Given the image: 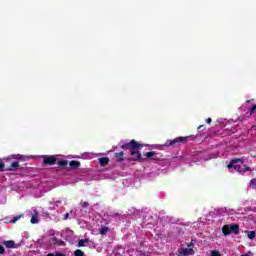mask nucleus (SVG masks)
Instances as JSON below:
<instances>
[{"instance_id":"f257e3e1","label":"nucleus","mask_w":256,"mask_h":256,"mask_svg":"<svg viewBox=\"0 0 256 256\" xmlns=\"http://www.w3.org/2000/svg\"><path fill=\"white\" fill-rule=\"evenodd\" d=\"M120 147L124 151H129L128 155L132 156L129 158V161H145V158H143V155L141 152H139V149H143L145 145L141 144L140 142L131 140L130 142L123 143Z\"/></svg>"},{"instance_id":"f03ea898","label":"nucleus","mask_w":256,"mask_h":256,"mask_svg":"<svg viewBox=\"0 0 256 256\" xmlns=\"http://www.w3.org/2000/svg\"><path fill=\"white\" fill-rule=\"evenodd\" d=\"M222 233L225 237L234 233V235H239V224L224 225L222 227Z\"/></svg>"},{"instance_id":"7ed1b4c3","label":"nucleus","mask_w":256,"mask_h":256,"mask_svg":"<svg viewBox=\"0 0 256 256\" xmlns=\"http://www.w3.org/2000/svg\"><path fill=\"white\" fill-rule=\"evenodd\" d=\"M189 137H176L173 140H168L165 142L164 147H179L181 143H185Z\"/></svg>"},{"instance_id":"20e7f679","label":"nucleus","mask_w":256,"mask_h":256,"mask_svg":"<svg viewBox=\"0 0 256 256\" xmlns=\"http://www.w3.org/2000/svg\"><path fill=\"white\" fill-rule=\"evenodd\" d=\"M43 165H56L57 157L55 155H44L42 156Z\"/></svg>"},{"instance_id":"39448f33","label":"nucleus","mask_w":256,"mask_h":256,"mask_svg":"<svg viewBox=\"0 0 256 256\" xmlns=\"http://www.w3.org/2000/svg\"><path fill=\"white\" fill-rule=\"evenodd\" d=\"M232 169H234L238 173H247V171H253L251 167L243 164H234L232 166Z\"/></svg>"},{"instance_id":"423d86ee","label":"nucleus","mask_w":256,"mask_h":256,"mask_svg":"<svg viewBox=\"0 0 256 256\" xmlns=\"http://www.w3.org/2000/svg\"><path fill=\"white\" fill-rule=\"evenodd\" d=\"M237 163H240V165H245V157L232 159L230 163L227 165V169H233V166L236 165Z\"/></svg>"},{"instance_id":"0eeeda50","label":"nucleus","mask_w":256,"mask_h":256,"mask_svg":"<svg viewBox=\"0 0 256 256\" xmlns=\"http://www.w3.org/2000/svg\"><path fill=\"white\" fill-rule=\"evenodd\" d=\"M113 155L117 163H123V161H125V152H116Z\"/></svg>"},{"instance_id":"6e6552de","label":"nucleus","mask_w":256,"mask_h":256,"mask_svg":"<svg viewBox=\"0 0 256 256\" xmlns=\"http://www.w3.org/2000/svg\"><path fill=\"white\" fill-rule=\"evenodd\" d=\"M195 251L193 248H182V251H180V255L183 256H188V255H193Z\"/></svg>"},{"instance_id":"1a4fd4ad","label":"nucleus","mask_w":256,"mask_h":256,"mask_svg":"<svg viewBox=\"0 0 256 256\" xmlns=\"http://www.w3.org/2000/svg\"><path fill=\"white\" fill-rule=\"evenodd\" d=\"M3 245L7 248V249H15V247H17L15 245V241L13 240H7L3 242Z\"/></svg>"},{"instance_id":"9d476101","label":"nucleus","mask_w":256,"mask_h":256,"mask_svg":"<svg viewBox=\"0 0 256 256\" xmlns=\"http://www.w3.org/2000/svg\"><path fill=\"white\" fill-rule=\"evenodd\" d=\"M69 167L70 169H79V167H81V162L77 160H72L69 162Z\"/></svg>"},{"instance_id":"9b49d317","label":"nucleus","mask_w":256,"mask_h":256,"mask_svg":"<svg viewBox=\"0 0 256 256\" xmlns=\"http://www.w3.org/2000/svg\"><path fill=\"white\" fill-rule=\"evenodd\" d=\"M98 161L101 167H105L106 165H109V157L99 158Z\"/></svg>"},{"instance_id":"f8f14e48","label":"nucleus","mask_w":256,"mask_h":256,"mask_svg":"<svg viewBox=\"0 0 256 256\" xmlns=\"http://www.w3.org/2000/svg\"><path fill=\"white\" fill-rule=\"evenodd\" d=\"M17 169H19V162L15 161L7 168V171H17Z\"/></svg>"},{"instance_id":"ddd939ff","label":"nucleus","mask_w":256,"mask_h":256,"mask_svg":"<svg viewBox=\"0 0 256 256\" xmlns=\"http://www.w3.org/2000/svg\"><path fill=\"white\" fill-rule=\"evenodd\" d=\"M146 159H153V161L157 160V153H155V151L147 152Z\"/></svg>"},{"instance_id":"4468645a","label":"nucleus","mask_w":256,"mask_h":256,"mask_svg":"<svg viewBox=\"0 0 256 256\" xmlns=\"http://www.w3.org/2000/svg\"><path fill=\"white\" fill-rule=\"evenodd\" d=\"M57 165H59V167H65L67 169V165H69V161H67V160H59L57 162Z\"/></svg>"},{"instance_id":"2eb2a0df","label":"nucleus","mask_w":256,"mask_h":256,"mask_svg":"<svg viewBox=\"0 0 256 256\" xmlns=\"http://www.w3.org/2000/svg\"><path fill=\"white\" fill-rule=\"evenodd\" d=\"M25 217L24 214H20L18 216H15L12 220H11V223L15 224L17 223V221H19V219H23Z\"/></svg>"},{"instance_id":"dca6fc26","label":"nucleus","mask_w":256,"mask_h":256,"mask_svg":"<svg viewBox=\"0 0 256 256\" xmlns=\"http://www.w3.org/2000/svg\"><path fill=\"white\" fill-rule=\"evenodd\" d=\"M99 233L100 235H107V233H109V228L104 226L100 229Z\"/></svg>"},{"instance_id":"f3484780","label":"nucleus","mask_w":256,"mask_h":256,"mask_svg":"<svg viewBox=\"0 0 256 256\" xmlns=\"http://www.w3.org/2000/svg\"><path fill=\"white\" fill-rule=\"evenodd\" d=\"M85 243H89V239H81L78 241V247H85Z\"/></svg>"},{"instance_id":"a211bd4d","label":"nucleus","mask_w":256,"mask_h":256,"mask_svg":"<svg viewBox=\"0 0 256 256\" xmlns=\"http://www.w3.org/2000/svg\"><path fill=\"white\" fill-rule=\"evenodd\" d=\"M52 241L54 245H58V246L65 245V242H63L62 240H57V238H52Z\"/></svg>"},{"instance_id":"6ab92c4d","label":"nucleus","mask_w":256,"mask_h":256,"mask_svg":"<svg viewBox=\"0 0 256 256\" xmlns=\"http://www.w3.org/2000/svg\"><path fill=\"white\" fill-rule=\"evenodd\" d=\"M30 223H32V225H35L36 223H39V219L37 218V215H33L31 217Z\"/></svg>"},{"instance_id":"aec40b11","label":"nucleus","mask_w":256,"mask_h":256,"mask_svg":"<svg viewBox=\"0 0 256 256\" xmlns=\"http://www.w3.org/2000/svg\"><path fill=\"white\" fill-rule=\"evenodd\" d=\"M248 233V239H255V231H247Z\"/></svg>"},{"instance_id":"412c9836","label":"nucleus","mask_w":256,"mask_h":256,"mask_svg":"<svg viewBox=\"0 0 256 256\" xmlns=\"http://www.w3.org/2000/svg\"><path fill=\"white\" fill-rule=\"evenodd\" d=\"M74 255H75V256H84L85 253H84L82 250L77 249V250L74 252Z\"/></svg>"},{"instance_id":"4be33fe9","label":"nucleus","mask_w":256,"mask_h":256,"mask_svg":"<svg viewBox=\"0 0 256 256\" xmlns=\"http://www.w3.org/2000/svg\"><path fill=\"white\" fill-rule=\"evenodd\" d=\"M46 256H66V255L61 252H56V253H49Z\"/></svg>"},{"instance_id":"5701e85b","label":"nucleus","mask_w":256,"mask_h":256,"mask_svg":"<svg viewBox=\"0 0 256 256\" xmlns=\"http://www.w3.org/2000/svg\"><path fill=\"white\" fill-rule=\"evenodd\" d=\"M250 185L252 186V189H256V178H253V179L250 181Z\"/></svg>"},{"instance_id":"b1692460","label":"nucleus","mask_w":256,"mask_h":256,"mask_svg":"<svg viewBox=\"0 0 256 256\" xmlns=\"http://www.w3.org/2000/svg\"><path fill=\"white\" fill-rule=\"evenodd\" d=\"M80 205L82 209H87V207H89V202H81Z\"/></svg>"},{"instance_id":"393cba45","label":"nucleus","mask_w":256,"mask_h":256,"mask_svg":"<svg viewBox=\"0 0 256 256\" xmlns=\"http://www.w3.org/2000/svg\"><path fill=\"white\" fill-rule=\"evenodd\" d=\"M211 256H221V253L217 250H212L211 251Z\"/></svg>"},{"instance_id":"a878e982","label":"nucleus","mask_w":256,"mask_h":256,"mask_svg":"<svg viewBox=\"0 0 256 256\" xmlns=\"http://www.w3.org/2000/svg\"><path fill=\"white\" fill-rule=\"evenodd\" d=\"M256 111V104H254L251 109H250V115H253V113H255Z\"/></svg>"},{"instance_id":"bb28decb","label":"nucleus","mask_w":256,"mask_h":256,"mask_svg":"<svg viewBox=\"0 0 256 256\" xmlns=\"http://www.w3.org/2000/svg\"><path fill=\"white\" fill-rule=\"evenodd\" d=\"M5 254V247L0 245V255H4Z\"/></svg>"},{"instance_id":"cd10ccee","label":"nucleus","mask_w":256,"mask_h":256,"mask_svg":"<svg viewBox=\"0 0 256 256\" xmlns=\"http://www.w3.org/2000/svg\"><path fill=\"white\" fill-rule=\"evenodd\" d=\"M0 171H5V164L0 162Z\"/></svg>"},{"instance_id":"c85d7f7f","label":"nucleus","mask_w":256,"mask_h":256,"mask_svg":"<svg viewBox=\"0 0 256 256\" xmlns=\"http://www.w3.org/2000/svg\"><path fill=\"white\" fill-rule=\"evenodd\" d=\"M213 120L211 119V118H207L206 119V123L208 124V125H210V123L212 122Z\"/></svg>"},{"instance_id":"c756f323","label":"nucleus","mask_w":256,"mask_h":256,"mask_svg":"<svg viewBox=\"0 0 256 256\" xmlns=\"http://www.w3.org/2000/svg\"><path fill=\"white\" fill-rule=\"evenodd\" d=\"M63 219H64V220L69 219V213H66V214L64 215Z\"/></svg>"},{"instance_id":"7c9ffc66","label":"nucleus","mask_w":256,"mask_h":256,"mask_svg":"<svg viewBox=\"0 0 256 256\" xmlns=\"http://www.w3.org/2000/svg\"><path fill=\"white\" fill-rule=\"evenodd\" d=\"M198 129H206L205 125L198 126Z\"/></svg>"}]
</instances>
